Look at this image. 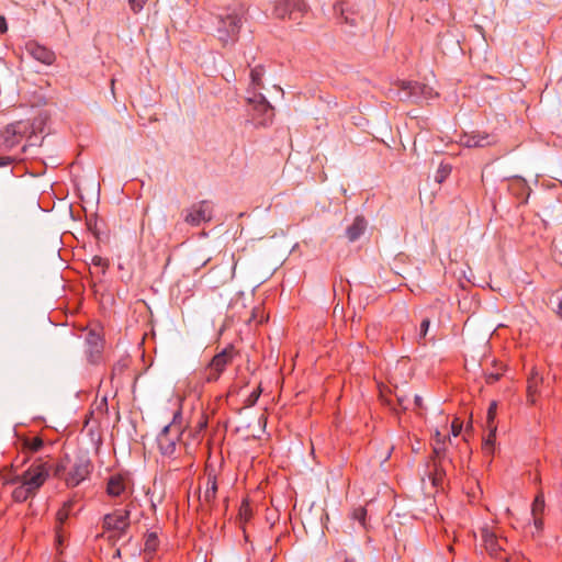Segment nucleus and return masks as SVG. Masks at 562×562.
Masks as SVG:
<instances>
[{"label": "nucleus", "instance_id": "1", "mask_svg": "<svg viewBox=\"0 0 562 562\" xmlns=\"http://www.w3.org/2000/svg\"><path fill=\"white\" fill-rule=\"evenodd\" d=\"M49 463L42 458H37L22 474H15L8 479L7 484L16 485L11 493L12 499L15 503L33 499L49 477Z\"/></svg>", "mask_w": 562, "mask_h": 562}, {"label": "nucleus", "instance_id": "2", "mask_svg": "<svg viewBox=\"0 0 562 562\" xmlns=\"http://www.w3.org/2000/svg\"><path fill=\"white\" fill-rule=\"evenodd\" d=\"M50 470L54 477L63 481L67 487L74 488L90 477L93 464L86 453H77L72 457L66 454L50 467Z\"/></svg>", "mask_w": 562, "mask_h": 562}, {"label": "nucleus", "instance_id": "3", "mask_svg": "<svg viewBox=\"0 0 562 562\" xmlns=\"http://www.w3.org/2000/svg\"><path fill=\"white\" fill-rule=\"evenodd\" d=\"M247 12L245 4L233 2L225 7V11L218 13L216 35L218 41L224 45L237 42L243 26V18Z\"/></svg>", "mask_w": 562, "mask_h": 562}, {"label": "nucleus", "instance_id": "4", "mask_svg": "<svg viewBox=\"0 0 562 562\" xmlns=\"http://www.w3.org/2000/svg\"><path fill=\"white\" fill-rule=\"evenodd\" d=\"M236 355L235 348L229 345L225 347L221 352L216 353L204 371L201 373V380L203 383L216 382L222 373L226 370Z\"/></svg>", "mask_w": 562, "mask_h": 562}, {"label": "nucleus", "instance_id": "5", "mask_svg": "<svg viewBox=\"0 0 562 562\" xmlns=\"http://www.w3.org/2000/svg\"><path fill=\"white\" fill-rule=\"evenodd\" d=\"M247 103L249 105L251 120L257 126H268L272 123L274 108L262 93L252 92V95L247 98Z\"/></svg>", "mask_w": 562, "mask_h": 562}, {"label": "nucleus", "instance_id": "6", "mask_svg": "<svg viewBox=\"0 0 562 562\" xmlns=\"http://www.w3.org/2000/svg\"><path fill=\"white\" fill-rule=\"evenodd\" d=\"M181 435L182 429L180 425H177L175 422L166 425L157 437L160 453L167 457L173 456Z\"/></svg>", "mask_w": 562, "mask_h": 562}, {"label": "nucleus", "instance_id": "7", "mask_svg": "<svg viewBox=\"0 0 562 562\" xmlns=\"http://www.w3.org/2000/svg\"><path fill=\"white\" fill-rule=\"evenodd\" d=\"M306 11L307 5L304 0H278L274 7V15L278 19H288L296 23H300Z\"/></svg>", "mask_w": 562, "mask_h": 562}, {"label": "nucleus", "instance_id": "8", "mask_svg": "<svg viewBox=\"0 0 562 562\" xmlns=\"http://www.w3.org/2000/svg\"><path fill=\"white\" fill-rule=\"evenodd\" d=\"M395 86L398 89V98L402 101H411V102H419L422 98H426L430 88H428L424 83H419L417 81H397Z\"/></svg>", "mask_w": 562, "mask_h": 562}, {"label": "nucleus", "instance_id": "9", "mask_svg": "<svg viewBox=\"0 0 562 562\" xmlns=\"http://www.w3.org/2000/svg\"><path fill=\"white\" fill-rule=\"evenodd\" d=\"M213 218V205L207 200L192 204L184 216V222L191 226H199Z\"/></svg>", "mask_w": 562, "mask_h": 562}, {"label": "nucleus", "instance_id": "10", "mask_svg": "<svg viewBox=\"0 0 562 562\" xmlns=\"http://www.w3.org/2000/svg\"><path fill=\"white\" fill-rule=\"evenodd\" d=\"M497 143V136L481 131L464 133L460 136V144L468 148H483L494 146Z\"/></svg>", "mask_w": 562, "mask_h": 562}, {"label": "nucleus", "instance_id": "11", "mask_svg": "<svg viewBox=\"0 0 562 562\" xmlns=\"http://www.w3.org/2000/svg\"><path fill=\"white\" fill-rule=\"evenodd\" d=\"M103 527L106 530L125 532L130 527V510L120 509L114 513L108 514L103 518Z\"/></svg>", "mask_w": 562, "mask_h": 562}, {"label": "nucleus", "instance_id": "12", "mask_svg": "<svg viewBox=\"0 0 562 562\" xmlns=\"http://www.w3.org/2000/svg\"><path fill=\"white\" fill-rule=\"evenodd\" d=\"M481 538L485 550L491 557L499 558L501 552L504 551L503 544L506 542L505 539H499L495 531L488 527L481 528Z\"/></svg>", "mask_w": 562, "mask_h": 562}, {"label": "nucleus", "instance_id": "13", "mask_svg": "<svg viewBox=\"0 0 562 562\" xmlns=\"http://www.w3.org/2000/svg\"><path fill=\"white\" fill-rule=\"evenodd\" d=\"M87 353L90 362H97L103 349V339L95 330H89L86 335Z\"/></svg>", "mask_w": 562, "mask_h": 562}, {"label": "nucleus", "instance_id": "14", "mask_svg": "<svg viewBox=\"0 0 562 562\" xmlns=\"http://www.w3.org/2000/svg\"><path fill=\"white\" fill-rule=\"evenodd\" d=\"M27 50L34 59L38 60L40 63H42L44 65L49 66V65L54 64V61L56 59V55L52 49H49L43 45H40L37 43L29 44Z\"/></svg>", "mask_w": 562, "mask_h": 562}, {"label": "nucleus", "instance_id": "15", "mask_svg": "<svg viewBox=\"0 0 562 562\" xmlns=\"http://www.w3.org/2000/svg\"><path fill=\"white\" fill-rule=\"evenodd\" d=\"M127 481L122 474L111 475L106 483V493L109 496L119 497L126 491Z\"/></svg>", "mask_w": 562, "mask_h": 562}, {"label": "nucleus", "instance_id": "16", "mask_svg": "<svg viewBox=\"0 0 562 562\" xmlns=\"http://www.w3.org/2000/svg\"><path fill=\"white\" fill-rule=\"evenodd\" d=\"M142 548L138 543L128 541L123 548L116 549L114 558H122L124 562H133L134 559L140 557ZM143 562H149V559L144 558Z\"/></svg>", "mask_w": 562, "mask_h": 562}, {"label": "nucleus", "instance_id": "17", "mask_svg": "<svg viewBox=\"0 0 562 562\" xmlns=\"http://www.w3.org/2000/svg\"><path fill=\"white\" fill-rule=\"evenodd\" d=\"M19 124H9L2 132L3 147L5 150H11L21 142V134L18 130Z\"/></svg>", "mask_w": 562, "mask_h": 562}, {"label": "nucleus", "instance_id": "18", "mask_svg": "<svg viewBox=\"0 0 562 562\" xmlns=\"http://www.w3.org/2000/svg\"><path fill=\"white\" fill-rule=\"evenodd\" d=\"M542 383V376L533 368L527 380V397L531 404L536 402V395L539 393V385Z\"/></svg>", "mask_w": 562, "mask_h": 562}, {"label": "nucleus", "instance_id": "19", "mask_svg": "<svg viewBox=\"0 0 562 562\" xmlns=\"http://www.w3.org/2000/svg\"><path fill=\"white\" fill-rule=\"evenodd\" d=\"M217 493V482L216 476L213 474H209L206 477V487L202 496H200L201 504L210 505L216 498Z\"/></svg>", "mask_w": 562, "mask_h": 562}, {"label": "nucleus", "instance_id": "20", "mask_svg": "<svg viewBox=\"0 0 562 562\" xmlns=\"http://www.w3.org/2000/svg\"><path fill=\"white\" fill-rule=\"evenodd\" d=\"M334 9L336 12H339L341 21L350 26H357L362 19L359 13L351 11L349 8H345L342 3L335 5Z\"/></svg>", "mask_w": 562, "mask_h": 562}, {"label": "nucleus", "instance_id": "21", "mask_svg": "<svg viewBox=\"0 0 562 562\" xmlns=\"http://www.w3.org/2000/svg\"><path fill=\"white\" fill-rule=\"evenodd\" d=\"M159 547V539L157 532L150 531L145 536V544H144V554L146 559L149 561L153 559L154 553L157 551Z\"/></svg>", "mask_w": 562, "mask_h": 562}, {"label": "nucleus", "instance_id": "22", "mask_svg": "<svg viewBox=\"0 0 562 562\" xmlns=\"http://www.w3.org/2000/svg\"><path fill=\"white\" fill-rule=\"evenodd\" d=\"M366 229V221L362 217H356L353 223L347 228L346 235L350 241L357 240Z\"/></svg>", "mask_w": 562, "mask_h": 562}, {"label": "nucleus", "instance_id": "23", "mask_svg": "<svg viewBox=\"0 0 562 562\" xmlns=\"http://www.w3.org/2000/svg\"><path fill=\"white\" fill-rule=\"evenodd\" d=\"M448 443L449 442H432V454L431 460L432 462H443L448 459L447 451H448Z\"/></svg>", "mask_w": 562, "mask_h": 562}, {"label": "nucleus", "instance_id": "24", "mask_svg": "<svg viewBox=\"0 0 562 562\" xmlns=\"http://www.w3.org/2000/svg\"><path fill=\"white\" fill-rule=\"evenodd\" d=\"M434 463V470L429 473V479L431 481V484L435 487H438L442 484L443 477L446 475L445 469H443V462H432Z\"/></svg>", "mask_w": 562, "mask_h": 562}, {"label": "nucleus", "instance_id": "25", "mask_svg": "<svg viewBox=\"0 0 562 562\" xmlns=\"http://www.w3.org/2000/svg\"><path fill=\"white\" fill-rule=\"evenodd\" d=\"M44 446V441L41 437H32V438H25L23 440V450L27 452H37L40 451Z\"/></svg>", "mask_w": 562, "mask_h": 562}, {"label": "nucleus", "instance_id": "26", "mask_svg": "<svg viewBox=\"0 0 562 562\" xmlns=\"http://www.w3.org/2000/svg\"><path fill=\"white\" fill-rule=\"evenodd\" d=\"M252 517V509L248 499H243L239 509H238V520L240 525L248 522Z\"/></svg>", "mask_w": 562, "mask_h": 562}, {"label": "nucleus", "instance_id": "27", "mask_svg": "<svg viewBox=\"0 0 562 562\" xmlns=\"http://www.w3.org/2000/svg\"><path fill=\"white\" fill-rule=\"evenodd\" d=\"M262 76H263V68L261 66H256L250 71V81L251 86L254 88V92H256V89L262 88Z\"/></svg>", "mask_w": 562, "mask_h": 562}, {"label": "nucleus", "instance_id": "28", "mask_svg": "<svg viewBox=\"0 0 562 562\" xmlns=\"http://www.w3.org/2000/svg\"><path fill=\"white\" fill-rule=\"evenodd\" d=\"M486 430L488 431V434L484 438L483 449L486 452L492 453L496 438L497 426H492L491 428H486Z\"/></svg>", "mask_w": 562, "mask_h": 562}, {"label": "nucleus", "instance_id": "29", "mask_svg": "<svg viewBox=\"0 0 562 562\" xmlns=\"http://www.w3.org/2000/svg\"><path fill=\"white\" fill-rule=\"evenodd\" d=\"M351 519L358 521L362 528H366L367 509L363 506L355 508L350 514Z\"/></svg>", "mask_w": 562, "mask_h": 562}, {"label": "nucleus", "instance_id": "30", "mask_svg": "<svg viewBox=\"0 0 562 562\" xmlns=\"http://www.w3.org/2000/svg\"><path fill=\"white\" fill-rule=\"evenodd\" d=\"M91 263L94 268H100L103 274L109 268V260L101 256H93L91 259Z\"/></svg>", "mask_w": 562, "mask_h": 562}, {"label": "nucleus", "instance_id": "31", "mask_svg": "<svg viewBox=\"0 0 562 562\" xmlns=\"http://www.w3.org/2000/svg\"><path fill=\"white\" fill-rule=\"evenodd\" d=\"M451 166L441 164L437 170L436 181L441 183L450 175Z\"/></svg>", "mask_w": 562, "mask_h": 562}, {"label": "nucleus", "instance_id": "32", "mask_svg": "<svg viewBox=\"0 0 562 562\" xmlns=\"http://www.w3.org/2000/svg\"><path fill=\"white\" fill-rule=\"evenodd\" d=\"M260 394H261V387L258 386L257 389H255L248 396L247 398L245 400L244 404H245V407H251L254 406L257 401L259 400L260 397Z\"/></svg>", "mask_w": 562, "mask_h": 562}, {"label": "nucleus", "instance_id": "33", "mask_svg": "<svg viewBox=\"0 0 562 562\" xmlns=\"http://www.w3.org/2000/svg\"><path fill=\"white\" fill-rule=\"evenodd\" d=\"M544 509V498L543 495H537L535 502L532 504V514L537 516L539 513H542Z\"/></svg>", "mask_w": 562, "mask_h": 562}, {"label": "nucleus", "instance_id": "34", "mask_svg": "<svg viewBox=\"0 0 562 562\" xmlns=\"http://www.w3.org/2000/svg\"><path fill=\"white\" fill-rule=\"evenodd\" d=\"M71 504L68 503V504H65L63 508H60L58 512H57V521L63 525L68 516H69V508H70Z\"/></svg>", "mask_w": 562, "mask_h": 562}, {"label": "nucleus", "instance_id": "35", "mask_svg": "<svg viewBox=\"0 0 562 562\" xmlns=\"http://www.w3.org/2000/svg\"><path fill=\"white\" fill-rule=\"evenodd\" d=\"M148 0H128L131 10L137 14L139 13Z\"/></svg>", "mask_w": 562, "mask_h": 562}, {"label": "nucleus", "instance_id": "36", "mask_svg": "<svg viewBox=\"0 0 562 562\" xmlns=\"http://www.w3.org/2000/svg\"><path fill=\"white\" fill-rule=\"evenodd\" d=\"M429 325H430V321L429 318H424L420 323V330H419V336H418V342L422 344V339H424L428 333V329H429Z\"/></svg>", "mask_w": 562, "mask_h": 562}, {"label": "nucleus", "instance_id": "37", "mask_svg": "<svg viewBox=\"0 0 562 562\" xmlns=\"http://www.w3.org/2000/svg\"><path fill=\"white\" fill-rule=\"evenodd\" d=\"M462 430V422L459 418H454L451 424V434L457 437Z\"/></svg>", "mask_w": 562, "mask_h": 562}, {"label": "nucleus", "instance_id": "38", "mask_svg": "<svg viewBox=\"0 0 562 562\" xmlns=\"http://www.w3.org/2000/svg\"><path fill=\"white\" fill-rule=\"evenodd\" d=\"M449 442L451 443V439L445 435H441L438 430L436 431L434 438H432V442Z\"/></svg>", "mask_w": 562, "mask_h": 562}, {"label": "nucleus", "instance_id": "39", "mask_svg": "<svg viewBox=\"0 0 562 562\" xmlns=\"http://www.w3.org/2000/svg\"><path fill=\"white\" fill-rule=\"evenodd\" d=\"M502 374L501 373H488L486 374L485 376V381L487 384H493L495 382H497L499 379H501Z\"/></svg>", "mask_w": 562, "mask_h": 562}, {"label": "nucleus", "instance_id": "40", "mask_svg": "<svg viewBox=\"0 0 562 562\" xmlns=\"http://www.w3.org/2000/svg\"><path fill=\"white\" fill-rule=\"evenodd\" d=\"M495 418H496V416H495V415H488V413H486V423H485V427H486V428H491L492 426H496V424H495Z\"/></svg>", "mask_w": 562, "mask_h": 562}, {"label": "nucleus", "instance_id": "41", "mask_svg": "<svg viewBox=\"0 0 562 562\" xmlns=\"http://www.w3.org/2000/svg\"><path fill=\"white\" fill-rule=\"evenodd\" d=\"M8 31V24L4 16L0 15V34H3Z\"/></svg>", "mask_w": 562, "mask_h": 562}, {"label": "nucleus", "instance_id": "42", "mask_svg": "<svg viewBox=\"0 0 562 562\" xmlns=\"http://www.w3.org/2000/svg\"><path fill=\"white\" fill-rule=\"evenodd\" d=\"M14 161L12 157H0V167H5Z\"/></svg>", "mask_w": 562, "mask_h": 562}, {"label": "nucleus", "instance_id": "43", "mask_svg": "<svg viewBox=\"0 0 562 562\" xmlns=\"http://www.w3.org/2000/svg\"><path fill=\"white\" fill-rule=\"evenodd\" d=\"M496 412H497V403L495 401H493V402L490 403V406L487 408V413H488V415H495L496 416Z\"/></svg>", "mask_w": 562, "mask_h": 562}, {"label": "nucleus", "instance_id": "44", "mask_svg": "<svg viewBox=\"0 0 562 562\" xmlns=\"http://www.w3.org/2000/svg\"><path fill=\"white\" fill-rule=\"evenodd\" d=\"M414 405H415V408H423V397L420 395H415L414 397Z\"/></svg>", "mask_w": 562, "mask_h": 562}, {"label": "nucleus", "instance_id": "45", "mask_svg": "<svg viewBox=\"0 0 562 562\" xmlns=\"http://www.w3.org/2000/svg\"><path fill=\"white\" fill-rule=\"evenodd\" d=\"M555 313H557L558 317L562 319V300L559 302Z\"/></svg>", "mask_w": 562, "mask_h": 562}, {"label": "nucleus", "instance_id": "46", "mask_svg": "<svg viewBox=\"0 0 562 562\" xmlns=\"http://www.w3.org/2000/svg\"><path fill=\"white\" fill-rule=\"evenodd\" d=\"M542 520L540 518H538L537 516H535V525L538 529L542 528Z\"/></svg>", "mask_w": 562, "mask_h": 562}, {"label": "nucleus", "instance_id": "47", "mask_svg": "<svg viewBox=\"0 0 562 562\" xmlns=\"http://www.w3.org/2000/svg\"><path fill=\"white\" fill-rule=\"evenodd\" d=\"M398 401H400V404H401L405 409H407V406H405V405H404V400H403V398H400Z\"/></svg>", "mask_w": 562, "mask_h": 562}, {"label": "nucleus", "instance_id": "48", "mask_svg": "<svg viewBox=\"0 0 562 562\" xmlns=\"http://www.w3.org/2000/svg\"><path fill=\"white\" fill-rule=\"evenodd\" d=\"M204 427H206V423L205 422L200 423V429H203Z\"/></svg>", "mask_w": 562, "mask_h": 562}, {"label": "nucleus", "instance_id": "49", "mask_svg": "<svg viewBox=\"0 0 562 562\" xmlns=\"http://www.w3.org/2000/svg\"><path fill=\"white\" fill-rule=\"evenodd\" d=\"M506 562H509L508 560H506Z\"/></svg>", "mask_w": 562, "mask_h": 562}]
</instances>
